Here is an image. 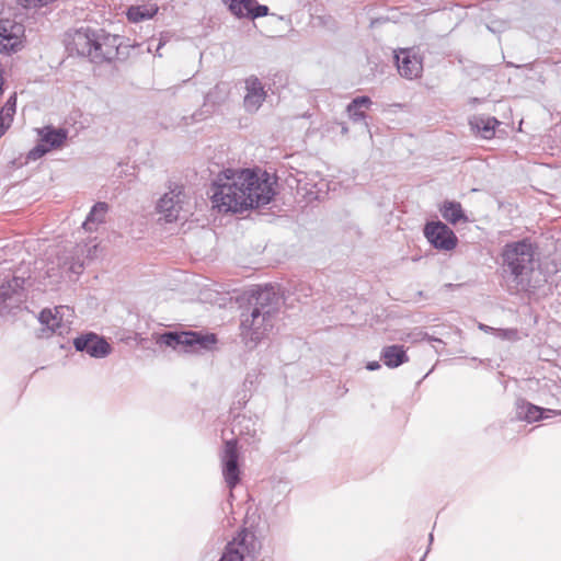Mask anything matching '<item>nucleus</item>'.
Wrapping results in <instances>:
<instances>
[{"instance_id": "1", "label": "nucleus", "mask_w": 561, "mask_h": 561, "mask_svg": "<svg viewBox=\"0 0 561 561\" xmlns=\"http://www.w3.org/2000/svg\"><path fill=\"white\" fill-rule=\"evenodd\" d=\"M276 180L267 172L226 169L214 180L210 198L224 213H242L267 205L275 195Z\"/></svg>"}, {"instance_id": "2", "label": "nucleus", "mask_w": 561, "mask_h": 561, "mask_svg": "<svg viewBox=\"0 0 561 561\" xmlns=\"http://www.w3.org/2000/svg\"><path fill=\"white\" fill-rule=\"evenodd\" d=\"M279 309V298L273 287H260L249 298L241 312L240 335L249 348H254L273 329Z\"/></svg>"}, {"instance_id": "3", "label": "nucleus", "mask_w": 561, "mask_h": 561, "mask_svg": "<svg viewBox=\"0 0 561 561\" xmlns=\"http://www.w3.org/2000/svg\"><path fill=\"white\" fill-rule=\"evenodd\" d=\"M503 265L510 273V290L527 291L530 287V275L534 271L535 248L527 240L512 242L503 250Z\"/></svg>"}, {"instance_id": "4", "label": "nucleus", "mask_w": 561, "mask_h": 561, "mask_svg": "<svg viewBox=\"0 0 561 561\" xmlns=\"http://www.w3.org/2000/svg\"><path fill=\"white\" fill-rule=\"evenodd\" d=\"M159 343L184 353H197L209 350L216 343L214 334L203 335L197 332H167L159 339Z\"/></svg>"}, {"instance_id": "5", "label": "nucleus", "mask_w": 561, "mask_h": 561, "mask_svg": "<svg viewBox=\"0 0 561 561\" xmlns=\"http://www.w3.org/2000/svg\"><path fill=\"white\" fill-rule=\"evenodd\" d=\"M66 316H70V309L66 306L42 310L38 317L42 325L39 337H49L53 334H67L70 331L71 321L66 319Z\"/></svg>"}, {"instance_id": "6", "label": "nucleus", "mask_w": 561, "mask_h": 561, "mask_svg": "<svg viewBox=\"0 0 561 561\" xmlns=\"http://www.w3.org/2000/svg\"><path fill=\"white\" fill-rule=\"evenodd\" d=\"M25 27L10 19H0V53L12 54L22 49Z\"/></svg>"}, {"instance_id": "7", "label": "nucleus", "mask_w": 561, "mask_h": 561, "mask_svg": "<svg viewBox=\"0 0 561 561\" xmlns=\"http://www.w3.org/2000/svg\"><path fill=\"white\" fill-rule=\"evenodd\" d=\"M424 236L435 249L442 251L454 250L458 242L455 232L442 221L427 222Z\"/></svg>"}, {"instance_id": "8", "label": "nucleus", "mask_w": 561, "mask_h": 561, "mask_svg": "<svg viewBox=\"0 0 561 561\" xmlns=\"http://www.w3.org/2000/svg\"><path fill=\"white\" fill-rule=\"evenodd\" d=\"M222 463V476L228 488L232 490L240 481V469L238 465V448L234 439L227 440L220 455Z\"/></svg>"}, {"instance_id": "9", "label": "nucleus", "mask_w": 561, "mask_h": 561, "mask_svg": "<svg viewBox=\"0 0 561 561\" xmlns=\"http://www.w3.org/2000/svg\"><path fill=\"white\" fill-rule=\"evenodd\" d=\"M399 75L407 80H414L422 76V58L412 48H401L394 53Z\"/></svg>"}, {"instance_id": "10", "label": "nucleus", "mask_w": 561, "mask_h": 561, "mask_svg": "<svg viewBox=\"0 0 561 561\" xmlns=\"http://www.w3.org/2000/svg\"><path fill=\"white\" fill-rule=\"evenodd\" d=\"M183 188L175 186L158 201L157 210L163 216L165 221L172 222L179 219L180 213L183 208Z\"/></svg>"}, {"instance_id": "11", "label": "nucleus", "mask_w": 561, "mask_h": 561, "mask_svg": "<svg viewBox=\"0 0 561 561\" xmlns=\"http://www.w3.org/2000/svg\"><path fill=\"white\" fill-rule=\"evenodd\" d=\"M121 43L122 42L119 36L96 32L94 43L95 45L91 61L98 64L112 61L118 55Z\"/></svg>"}, {"instance_id": "12", "label": "nucleus", "mask_w": 561, "mask_h": 561, "mask_svg": "<svg viewBox=\"0 0 561 561\" xmlns=\"http://www.w3.org/2000/svg\"><path fill=\"white\" fill-rule=\"evenodd\" d=\"M73 345L77 351L85 352L95 358H102L111 353V345L103 339L94 333L75 339Z\"/></svg>"}, {"instance_id": "13", "label": "nucleus", "mask_w": 561, "mask_h": 561, "mask_svg": "<svg viewBox=\"0 0 561 561\" xmlns=\"http://www.w3.org/2000/svg\"><path fill=\"white\" fill-rule=\"evenodd\" d=\"M266 99V92L261 80L254 76L245 79V95L243 98V106L247 112L254 113L263 104Z\"/></svg>"}, {"instance_id": "14", "label": "nucleus", "mask_w": 561, "mask_h": 561, "mask_svg": "<svg viewBox=\"0 0 561 561\" xmlns=\"http://www.w3.org/2000/svg\"><path fill=\"white\" fill-rule=\"evenodd\" d=\"M96 32L87 27L77 30L70 42V49L78 55L92 59Z\"/></svg>"}, {"instance_id": "15", "label": "nucleus", "mask_w": 561, "mask_h": 561, "mask_svg": "<svg viewBox=\"0 0 561 561\" xmlns=\"http://www.w3.org/2000/svg\"><path fill=\"white\" fill-rule=\"evenodd\" d=\"M25 279L23 277L13 276L5 283L0 285V306L13 307L21 301L24 290Z\"/></svg>"}, {"instance_id": "16", "label": "nucleus", "mask_w": 561, "mask_h": 561, "mask_svg": "<svg viewBox=\"0 0 561 561\" xmlns=\"http://www.w3.org/2000/svg\"><path fill=\"white\" fill-rule=\"evenodd\" d=\"M248 537V533L241 531L238 537L228 542L226 550L219 561H243L245 553L249 552L248 546L245 543Z\"/></svg>"}, {"instance_id": "17", "label": "nucleus", "mask_w": 561, "mask_h": 561, "mask_svg": "<svg viewBox=\"0 0 561 561\" xmlns=\"http://www.w3.org/2000/svg\"><path fill=\"white\" fill-rule=\"evenodd\" d=\"M469 124L471 129L479 134L484 139H491L495 134V128L499 126V121L489 115H476Z\"/></svg>"}, {"instance_id": "18", "label": "nucleus", "mask_w": 561, "mask_h": 561, "mask_svg": "<svg viewBox=\"0 0 561 561\" xmlns=\"http://www.w3.org/2000/svg\"><path fill=\"white\" fill-rule=\"evenodd\" d=\"M373 105V101L368 96H357L346 107V112L350 118L354 123L364 122L365 127L368 129V123L366 122V114L364 110L370 108Z\"/></svg>"}, {"instance_id": "19", "label": "nucleus", "mask_w": 561, "mask_h": 561, "mask_svg": "<svg viewBox=\"0 0 561 561\" xmlns=\"http://www.w3.org/2000/svg\"><path fill=\"white\" fill-rule=\"evenodd\" d=\"M381 358L386 366L396 368L409 360V357L402 345H390L382 350Z\"/></svg>"}, {"instance_id": "20", "label": "nucleus", "mask_w": 561, "mask_h": 561, "mask_svg": "<svg viewBox=\"0 0 561 561\" xmlns=\"http://www.w3.org/2000/svg\"><path fill=\"white\" fill-rule=\"evenodd\" d=\"M108 210V205L104 202L96 203L90 210L85 220L82 224V227L87 231L96 230L98 226L103 224L105 220V216Z\"/></svg>"}, {"instance_id": "21", "label": "nucleus", "mask_w": 561, "mask_h": 561, "mask_svg": "<svg viewBox=\"0 0 561 561\" xmlns=\"http://www.w3.org/2000/svg\"><path fill=\"white\" fill-rule=\"evenodd\" d=\"M41 140L49 147V151L51 149L60 148L66 139H67V131L65 129H55L51 127H45L41 130Z\"/></svg>"}, {"instance_id": "22", "label": "nucleus", "mask_w": 561, "mask_h": 561, "mask_svg": "<svg viewBox=\"0 0 561 561\" xmlns=\"http://www.w3.org/2000/svg\"><path fill=\"white\" fill-rule=\"evenodd\" d=\"M545 410L525 400L516 402V415L518 419L535 422L543 417Z\"/></svg>"}, {"instance_id": "23", "label": "nucleus", "mask_w": 561, "mask_h": 561, "mask_svg": "<svg viewBox=\"0 0 561 561\" xmlns=\"http://www.w3.org/2000/svg\"><path fill=\"white\" fill-rule=\"evenodd\" d=\"M157 11L156 5H131L127 10V18L130 22L137 23L152 18Z\"/></svg>"}, {"instance_id": "24", "label": "nucleus", "mask_w": 561, "mask_h": 561, "mask_svg": "<svg viewBox=\"0 0 561 561\" xmlns=\"http://www.w3.org/2000/svg\"><path fill=\"white\" fill-rule=\"evenodd\" d=\"M15 113V96H11L0 110V138L10 127Z\"/></svg>"}, {"instance_id": "25", "label": "nucleus", "mask_w": 561, "mask_h": 561, "mask_svg": "<svg viewBox=\"0 0 561 561\" xmlns=\"http://www.w3.org/2000/svg\"><path fill=\"white\" fill-rule=\"evenodd\" d=\"M442 216L450 224L455 225L461 219H466L460 203L445 202L440 208Z\"/></svg>"}, {"instance_id": "26", "label": "nucleus", "mask_w": 561, "mask_h": 561, "mask_svg": "<svg viewBox=\"0 0 561 561\" xmlns=\"http://www.w3.org/2000/svg\"><path fill=\"white\" fill-rule=\"evenodd\" d=\"M228 10L237 18H245L248 8L253 4L252 0H221Z\"/></svg>"}, {"instance_id": "27", "label": "nucleus", "mask_w": 561, "mask_h": 561, "mask_svg": "<svg viewBox=\"0 0 561 561\" xmlns=\"http://www.w3.org/2000/svg\"><path fill=\"white\" fill-rule=\"evenodd\" d=\"M253 4L248 8L247 16L249 19H256L265 16L268 13V8L263 4H259L256 0H252Z\"/></svg>"}, {"instance_id": "28", "label": "nucleus", "mask_w": 561, "mask_h": 561, "mask_svg": "<svg viewBox=\"0 0 561 561\" xmlns=\"http://www.w3.org/2000/svg\"><path fill=\"white\" fill-rule=\"evenodd\" d=\"M48 151H49V147L44 145V142L42 141L41 144L35 146L32 150H30V152L27 154V159L28 160H37Z\"/></svg>"}, {"instance_id": "29", "label": "nucleus", "mask_w": 561, "mask_h": 561, "mask_svg": "<svg viewBox=\"0 0 561 561\" xmlns=\"http://www.w3.org/2000/svg\"><path fill=\"white\" fill-rule=\"evenodd\" d=\"M494 331L496 332V335L501 339L512 341L518 339V331L516 329H496Z\"/></svg>"}, {"instance_id": "30", "label": "nucleus", "mask_w": 561, "mask_h": 561, "mask_svg": "<svg viewBox=\"0 0 561 561\" xmlns=\"http://www.w3.org/2000/svg\"><path fill=\"white\" fill-rule=\"evenodd\" d=\"M54 0H19V3L24 8H39L44 7Z\"/></svg>"}, {"instance_id": "31", "label": "nucleus", "mask_w": 561, "mask_h": 561, "mask_svg": "<svg viewBox=\"0 0 561 561\" xmlns=\"http://www.w3.org/2000/svg\"><path fill=\"white\" fill-rule=\"evenodd\" d=\"M66 264H68V270L71 272V273H75V274H80L83 270V266H84V261L81 260V259H75L72 257V261L71 262H66Z\"/></svg>"}, {"instance_id": "32", "label": "nucleus", "mask_w": 561, "mask_h": 561, "mask_svg": "<svg viewBox=\"0 0 561 561\" xmlns=\"http://www.w3.org/2000/svg\"><path fill=\"white\" fill-rule=\"evenodd\" d=\"M380 368V364L378 362H370L367 364L368 370H377Z\"/></svg>"}, {"instance_id": "33", "label": "nucleus", "mask_w": 561, "mask_h": 561, "mask_svg": "<svg viewBox=\"0 0 561 561\" xmlns=\"http://www.w3.org/2000/svg\"><path fill=\"white\" fill-rule=\"evenodd\" d=\"M96 245H93L92 248H89L88 249V254H87V257H93V255L95 254L96 252Z\"/></svg>"}, {"instance_id": "34", "label": "nucleus", "mask_w": 561, "mask_h": 561, "mask_svg": "<svg viewBox=\"0 0 561 561\" xmlns=\"http://www.w3.org/2000/svg\"><path fill=\"white\" fill-rule=\"evenodd\" d=\"M163 45H164V42L162 39H160L158 45H157V48H156V53H157L158 56H161L159 50L162 48Z\"/></svg>"}, {"instance_id": "35", "label": "nucleus", "mask_w": 561, "mask_h": 561, "mask_svg": "<svg viewBox=\"0 0 561 561\" xmlns=\"http://www.w3.org/2000/svg\"><path fill=\"white\" fill-rule=\"evenodd\" d=\"M481 330H483L484 332H490V331H494L495 329L489 327V325H485V324H480L479 327Z\"/></svg>"}, {"instance_id": "36", "label": "nucleus", "mask_w": 561, "mask_h": 561, "mask_svg": "<svg viewBox=\"0 0 561 561\" xmlns=\"http://www.w3.org/2000/svg\"><path fill=\"white\" fill-rule=\"evenodd\" d=\"M425 337L428 340V341H433V342H437L439 344H444V342L440 340V339H436V337H433V336H428L427 334H425Z\"/></svg>"}, {"instance_id": "37", "label": "nucleus", "mask_w": 561, "mask_h": 561, "mask_svg": "<svg viewBox=\"0 0 561 561\" xmlns=\"http://www.w3.org/2000/svg\"><path fill=\"white\" fill-rule=\"evenodd\" d=\"M85 249H87V244H84V245L79 244L76 247V253H79V252L83 253Z\"/></svg>"}, {"instance_id": "38", "label": "nucleus", "mask_w": 561, "mask_h": 561, "mask_svg": "<svg viewBox=\"0 0 561 561\" xmlns=\"http://www.w3.org/2000/svg\"><path fill=\"white\" fill-rule=\"evenodd\" d=\"M347 131H348V128H347L346 126H343V127H342V133H343V134H346Z\"/></svg>"}]
</instances>
